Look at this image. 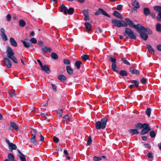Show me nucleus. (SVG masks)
Returning a JSON list of instances; mask_svg holds the SVG:
<instances>
[{
	"instance_id": "obj_1",
	"label": "nucleus",
	"mask_w": 161,
	"mask_h": 161,
	"mask_svg": "<svg viewBox=\"0 0 161 161\" xmlns=\"http://www.w3.org/2000/svg\"><path fill=\"white\" fill-rule=\"evenodd\" d=\"M108 120L107 118H103L101 121H97L95 123V127L97 129H103L106 127Z\"/></svg>"
},
{
	"instance_id": "obj_2",
	"label": "nucleus",
	"mask_w": 161,
	"mask_h": 161,
	"mask_svg": "<svg viewBox=\"0 0 161 161\" xmlns=\"http://www.w3.org/2000/svg\"><path fill=\"white\" fill-rule=\"evenodd\" d=\"M8 57L11 59L13 62L16 64L18 63L17 58L14 56V53L13 49L9 47H8L6 52Z\"/></svg>"
},
{
	"instance_id": "obj_3",
	"label": "nucleus",
	"mask_w": 161,
	"mask_h": 161,
	"mask_svg": "<svg viewBox=\"0 0 161 161\" xmlns=\"http://www.w3.org/2000/svg\"><path fill=\"white\" fill-rule=\"evenodd\" d=\"M112 23L115 26L118 27H127V24L124 21L120 20H118L117 19H113L112 20Z\"/></svg>"
},
{
	"instance_id": "obj_4",
	"label": "nucleus",
	"mask_w": 161,
	"mask_h": 161,
	"mask_svg": "<svg viewBox=\"0 0 161 161\" xmlns=\"http://www.w3.org/2000/svg\"><path fill=\"white\" fill-rule=\"evenodd\" d=\"M124 35L127 38L129 37V38L133 39H136V36L133 31L130 29L128 28H125Z\"/></svg>"
},
{
	"instance_id": "obj_5",
	"label": "nucleus",
	"mask_w": 161,
	"mask_h": 161,
	"mask_svg": "<svg viewBox=\"0 0 161 161\" xmlns=\"http://www.w3.org/2000/svg\"><path fill=\"white\" fill-rule=\"evenodd\" d=\"M3 65L6 66L7 69H8L12 67V65L11 61L7 58H5L2 61Z\"/></svg>"
},
{
	"instance_id": "obj_6",
	"label": "nucleus",
	"mask_w": 161,
	"mask_h": 161,
	"mask_svg": "<svg viewBox=\"0 0 161 161\" xmlns=\"http://www.w3.org/2000/svg\"><path fill=\"white\" fill-rule=\"evenodd\" d=\"M101 14L108 17H110L109 15L105 11H104L103 9L101 8H99L98 10L95 13L96 15H98Z\"/></svg>"
},
{
	"instance_id": "obj_7",
	"label": "nucleus",
	"mask_w": 161,
	"mask_h": 161,
	"mask_svg": "<svg viewBox=\"0 0 161 161\" xmlns=\"http://www.w3.org/2000/svg\"><path fill=\"white\" fill-rule=\"evenodd\" d=\"M32 131L34 132V134H32V137L31 139V142L33 144H36L37 142L35 137L37 134V132L34 129L32 130Z\"/></svg>"
},
{
	"instance_id": "obj_8",
	"label": "nucleus",
	"mask_w": 161,
	"mask_h": 161,
	"mask_svg": "<svg viewBox=\"0 0 161 161\" xmlns=\"http://www.w3.org/2000/svg\"><path fill=\"white\" fill-rule=\"evenodd\" d=\"M134 28H135L137 30L141 32L142 31H147L145 27L139 24L136 25Z\"/></svg>"
},
{
	"instance_id": "obj_9",
	"label": "nucleus",
	"mask_w": 161,
	"mask_h": 161,
	"mask_svg": "<svg viewBox=\"0 0 161 161\" xmlns=\"http://www.w3.org/2000/svg\"><path fill=\"white\" fill-rule=\"evenodd\" d=\"M84 16V20L85 21L89 20V10L87 9V10H84L82 12Z\"/></svg>"
},
{
	"instance_id": "obj_10",
	"label": "nucleus",
	"mask_w": 161,
	"mask_h": 161,
	"mask_svg": "<svg viewBox=\"0 0 161 161\" xmlns=\"http://www.w3.org/2000/svg\"><path fill=\"white\" fill-rule=\"evenodd\" d=\"M60 11L63 13L64 14L67 15V8L63 4L60 5Z\"/></svg>"
},
{
	"instance_id": "obj_11",
	"label": "nucleus",
	"mask_w": 161,
	"mask_h": 161,
	"mask_svg": "<svg viewBox=\"0 0 161 161\" xmlns=\"http://www.w3.org/2000/svg\"><path fill=\"white\" fill-rule=\"evenodd\" d=\"M21 42L23 43L25 47L26 48L29 47L31 46V42L28 39H25V41L21 40Z\"/></svg>"
},
{
	"instance_id": "obj_12",
	"label": "nucleus",
	"mask_w": 161,
	"mask_h": 161,
	"mask_svg": "<svg viewBox=\"0 0 161 161\" xmlns=\"http://www.w3.org/2000/svg\"><path fill=\"white\" fill-rule=\"evenodd\" d=\"M125 20L130 27L133 28L135 27L136 25L134 24L133 22L130 20L129 18H125Z\"/></svg>"
},
{
	"instance_id": "obj_13",
	"label": "nucleus",
	"mask_w": 161,
	"mask_h": 161,
	"mask_svg": "<svg viewBox=\"0 0 161 161\" xmlns=\"http://www.w3.org/2000/svg\"><path fill=\"white\" fill-rule=\"evenodd\" d=\"M42 69L46 73H49L50 72V70L48 67L46 65H42L41 66Z\"/></svg>"
},
{
	"instance_id": "obj_14",
	"label": "nucleus",
	"mask_w": 161,
	"mask_h": 161,
	"mask_svg": "<svg viewBox=\"0 0 161 161\" xmlns=\"http://www.w3.org/2000/svg\"><path fill=\"white\" fill-rule=\"evenodd\" d=\"M17 151L19 154V156L20 158V160L22 161H26L25 156L22 154L21 152L19 150H17Z\"/></svg>"
},
{
	"instance_id": "obj_15",
	"label": "nucleus",
	"mask_w": 161,
	"mask_h": 161,
	"mask_svg": "<svg viewBox=\"0 0 161 161\" xmlns=\"http://www.w3.org/2000/svg\"><path fill=\"white\" fill-rule=\"evenodd\" d=\"M84 25L86 26V30L88 32L90 31L91 30L92 27V24L88 22H86L84 23Z\"/></svg>"
},
{
	"instance_id": "obj_16",
	"label": "nucleus",
	"mask_w": 161,
	"mask_h": 161,
	"mask_svg": "<svg viewBox=\"0 0 161 161\" xmlns=\"http://www.w3.org/2000/svg\"><path fill=\"white\" fill-rule=\"evenodd\" d=\"M130 70L131 73L133 75L134 74L138 75L140 73V71L139 70L135 69L133 67H130Z\"/></svg>"
},
{
	"instance_id": "obj_17",
	"label": "nucleus",
	"mask_w": 161,
	"mask_h": 161,
	"mask_svg": "<svg viewBox=\"0 0 161 161\" xmlns=\"http://www.w3.org/2000/svg\"><path fill=\"white\" fill-rule=\"evenodd\" d=\"M129 132L132 135L135 134H137L139 133V132L136 129L130 130H129Z\"/></svg>"
},
{
	"instance_id": "obj_18",
	"label": "nucleus",
	"mask_w": 161,
	"mask_h": 161,
	"mask_svg": "<svg viewBox=\"0 0 161 161\" xmlns=\"http://www.w3.org/2000/svg\"><path fill=\"white\" fill-rule=\"evenodd\" d=\"M113 15L118 18L120 19H122V17L121 14L117 11H114L113 13Z\"/></svg>"
},
{
	"instance_id": "obj_19",
	"label": "nucleus",
	"mask_w": 161,
	"mask_h": 161,
	"mask_svg": "<svg viewBox=\"0 0 161 161\" xmlns=\"http://www.w3.org/2000/svg\"><path fill=\"white\" fill-rule=\"evenodd\" d=\"M132 4L133 6L136 8H138L140 7L139 3L136 0L133 1Z\"/></svg>"
},
{
	"instance_id": "obj_20",
	"label": "nucleus",
	"mask_w": 161,
	"mask_h": 161,
	"mask_svg": "<svg viewBox=\"0 0 161 161\" xmlns=\"http://www.w3.org/2000/svg\"><path fill=\"white\" fill-rule=\"evenodd\" d=\"M10 42L11 45L14 47H16L17 46L16 42L13 38L11 37L10 38Z\"/></svg>"
},
{
	"instance_id": "obj_21",
	"label": "nucleus",
	"mask_w": 161,
	"mask_h": 161,
	"mask_svg": "<svg viewBox=\"0 0 161 161\" xmlns=\"http://www.w3.org/2000/svg\"><path fill=\"white\" fill-rule=\"evenodd\" d=\"M140 36L144 40H146L148 37L147 34L144 33H141L140 34Z\"/></svg>"
},
{
	"instance_id": "obj_22",
	"label": "nucleus",
	"mask_w": 161,
	"mask_h": 161,
	"mask_svg": "<svg viewBox=\"0 0 161 161\" xmlns=\"http://www.w3.org/2000/svg\"><path fill=\"white\" fill-rule=\"evenodd\" d=\"M143 13L145 15L147 16L150 13V10L148 8H145L143 9Z\"/></svg>"
},
{
	"instance_id": "obj_23",
	"label": "nucleus",
	"mask_w": 161,
	"mask_h": 161,
	"mask_svg": "<svg viewBox=\"0 0 161 161\" xmlns=\"http://www.w3.org/2000/svg\"><path fill=\"white\" fill-rule=\"evenodd\" d=\"M151 130V128H148L147 129H143L141 130V134L144 135L147 133L149 131Z\"/></svg>"
},
{
	"instance_id": "obj_24",
	"label": "nucleus",
	"mask_w": 161,
	"mask_h": 161,
	"mask_svg": "<svg viewBox=\"0 0 161 161\" xmlns=\"http://www.w3.org/2000/svg\"><path fill=\"white\" fill-rule=\"evenodd\" d=\"M66 70L69 75H71L73 74V71L71 68L69 66H66Z\"/></svg>"
},
{
	"instance_id": "obj_25",
	"label": "nucleus",
	"mask_w": 161,
	"mask_h": 161,
	"mask_svg": "<svg viewBox=\"0 0 161 161\" xmlns=\"http://www.w3.org/2000/svg\"><path fill=\"white\" fill-rule=\"evenodd\" d=\"M58 79L60 81H64L66 80V78L65 75H59L58 76Z\"/></svg>"
},
{
	"instance_id": "obj_26",
	"label": "nucleus",
	"mask_w": 161,
	"mask_h": 161,
	"mask_svg": "<svg viewBox=\"0 0 161 161\" xmlns=\"http://www.w3.org/2000/svg\"><path fill=\"white\" fill-rule=\"evenodd\" d=\"M42 52L43 53H47V52H51V49L49 47H45L42 48Z\"/></svg>"
},
{
	"instance_id": "obj_27",
	"label": "nucleus",
	"mask_w": 161,
	"mask_h": 161,
	"mask_svg": "<svg viewBox=\"0 0 161 161\" xmlns=\"http://www.w3.org/2000/svg\"><path fill=\"white\" fill-rule=\"evenodd\" d=\"M147 49L148 51L152 53H154V51L150 45H147Z\"/></svg>"
},
{
	"instance_id": "obj_28",
	"label": "nucleus",
	"mask_w": 161,
	"mask_h": 161,
	"mask_svg": "<svg viewBox=\"0 0 161 161\" xmlns=\"http://www.w3.org/2000/svg\"><path fill=\"white\" fill-rule=\"evenodd\" d=\"M9 148L10 149H11V150H15L17 148V146L15 144H14L13 143L11 144L9 146Z\"/></svg>"
},
{
	"instance_id": "obj_29",
	"label": "nucleus",
	"mask_w": 161,
	"mask_h": 161,
	"mask_svg": "<svg viewBox=\"0 0 161 161\" xmlns=\"http://www.w3.org/2000/svg\"><path fill=\"white\" fill-rule=\"evenodd\" d=\"M119 74L122 76H126L128 75L126 71L124 70H122L120 71Z\"/></svg>"
},
{
	"instance_id": "obj_30",
	"label": "nucleus",
	"mask_w": 161,
	"mask_h": 161,
	"mask_svg": "<svg viewBox=\"0 0 161 161\" xmlns=\"http://www.w3.org/2000/svg\"><path fill=\"white\" fill-rule=\"evenodd\" d=\"M11 126L15 130H18V126L14 122H11Z\"/></svg>"
},
{
	"instance_id": "obj_31",
	"label": "nucleus",
	"mask_w": 161,
	"mask_h": 161,
	"mask_svg": "<svg viewBox=\"0 0 161 161\" xmlns=\"http://www.w3.org/2000/svg\"><path fill=\"white\" fill-rule=\"evenodd\" d=\"M74 9L72 8H70L69 9H67V13L69 15L72 14L74 12Z\"/></svg>"
},
{
	"instance_id": "obj_32",
	"label": "nucleus",
	"mask_w": 161,
	"mask_h": 161,
	"mask_svg": "<svg viewBox=\"0 0 161 161\" xmlns=\"http://www.w3.org/2000/svg\"><path fill=\"white\" fill-rule=\"evenodd\" d=\"M8 92L10 96L11 97H15L16 94L15 93L14 91H9Z\"/></svg>"
},
{
	"instance_id": "obj_33",
	"label": "nucleus",
	"mask_w": 161,
	"mask_h": 161,
	"mask_svg": "<svg viewBox=\"0 0 161 161\" xmlns=\"http://www.w3.org/2000/svg\"><path fill=\"white\" fill-rule=\"evenodd\" d=\"M82 64V62L79 61H77L75 63V65L77 69H79L80 68V65Z\"/></svg>"
},
{
	"instance_id": "obj_34",
	"label": "nucleus",
	"mask_w": 161,
	"mask_h": 161,
	"mask_svg": "<svg viewBox=\"0 0 161 161\" xmlns=\"http://www.w3.org/2000/svg\"><path fill=\"white\" fill-rule=\"evenodd\" d=\"M8 158L11 161L14 160V155L11 153H10L8 154Z\"/></svg>"
},
{
	"instance_id": "obj_35",
	"label": "nucleus",
	"mask_w": 161,
	"mask_h": 161,
	"mask_svg": "<svg viewBox=\"0 0 161 161\" xmlns=\"http://www.w3.org/2000/svg\"><path fill=\"white\" fill-rule=\"evenodd\" d=\"M154 9L156 11L159 13L161 12V6H156L154 7Z\"/></svg>"
},
{
	"instance_id": "obj_36",
	"label": "nucleus",
	"mask_w": 161,
	"mask_h": 161,
	"mask_svg": "<svg viewBox=\"0 0 161 161\" xmlns=\"http://www.w3.org/2000/svg\"><path fill=\"white\" fill-rule=\"evenodd\" d=\"M116 65L115 63H113L112 65V69L117 72H118L119 71L116 69Z\"/></svg>"
},
{
	"instance_id": "obj_37",
	"label": "nucleus",
	"mask_w": 161,
	"mask_h": 161,
	"mask_svg": "<svg viewBox=\"0 0 161 161\" xmlns=\"http://www.w3.org/2000/svg\"><path fill=\"white\" fill-rule=\"evenodd\" d=\"M51 57L55 59H57L58 58L57 55L54 53H53L51 55Z\"/></svg>"
},
{
	"instance_id": "obj_38",
	"label": "nucleus",
	"mask_w": 161,
	"mask_h": 161,
	"mask_svg": "<svg viewBox=\"0 0 161 161\" xmlns=\"http://www.w3.org/2000/svg\"><path fill=\"white\" fill-rule=\"evenodd\" d=\"M26 24V23L24 20H20L19 21V25L21 27L24 26Z\"/></svg>"
},
{
	"instance_id": "obj_39",
	"label": "nucleus",
	"mask_w": 161,
	"mask_h": 161,
	"mask_svg": "<svg viewBox=\"0 0 161 161\" xmlns=\"http://www.w3.org/2000/svg\"><path fill=\"white\" fill-rule=\"evenodd\" d=\"M131 82L134 84L135 86L138 87L139 86V83L138 81L136 80H133L131 81Z\"/></svg>"
},
{
	"instance_id": "obj_40",
	"label": "nucleus",
	"mask_w": 161,
	"mask_h": 161,
	"mask_svg": "<svg viewBox=\"0 0 161 161\" xmlns=\"http://www.w3.org/2000/svg\"><path fill=\"white\" fill-rule=\"evenodd\" d=\"M151 111V108H147L146 111V113L149 117L150 116Z\"/></svg>"
},
{
	"instance_id": "obj_41",
	"label": "nucleus",
	"mask_w": 161,
	"mask_h": 161,
	"mask_svg": "<svg viewBox=\"0 0 161 161\" xmlns=\"http://www.w3.org/2000/svg\"><path fill=\"white\" fill-rule=\"evenodd\" d=\"M110 60L113 63H115L116 62V58L113 57L112 56H111L109 58Z\"/></svg>"
},
{
	"instance_id": "obj_42",
	"label": "nucleus",
	"mask_w": 161,
	"mask_h": 161,
	"mask_svg": "<svg viewBox=\"0 0 161 161\" xmlns=\"http://www.w3.org/2000/svg\"><path fill=\"white\" fill-rule=\"evenodd\" d=\"M82 59L84 61H86L89 58V56L87 55L84 54L81 56Z\"/></svg>"
},
{
	"instance_id": "obj_43",
	"label": "nucleus",
	"mask_w": 161,
	"mask_h": 161,
	"mask_svg": "<svg viewBox=\"0 0 161 161\" xmlns=\"http://www.w3.org/2000/svg\"><path fill=\"white\" fill-rule=\"evenodd\" d=\"M121 60L124 64L126 65H129L130 64V63L125 58H122L121 59Z\"/></svg>"
},
{
	"instance_id": "obj_44",
	"label": "nucleus",
	"mask_w": 161,
	"mask_h": 161,
	"mask_svg": "<svg viewBox=\"0 0 161 161\" xmlns=\"http://www.w3.org/2000/svg\"><path fill=\"white\" fill-rule=\"evenodd\" d=\"M156 29L158 31L161 32V25L160 24L158 23L157 25Z\"/></svg>"
},
{
	"instance_id": "obj_45",
	"label": "nucleus",
	"mask_w": 161,
	"mask_h": 161,
	"mask_svg": "<svg viewBox=\"0 0 161 161\" xmlns=\"http://www.w3.org/2000/svg\"><path fill=\"white\" fill-rule=\"evenodd\" d=\"M150 135L152 137H154L156 136V133L154 131H151L150 133Z\"/></svg>"
},
{
	"instance_id": "obj_46",
	"label": "nucleus",
	"mask_w": 161,
	"mask_h": 161,
	"mask_svg": "<svg viewBox=\"0 0 161 161\" xmlns=\"http://www.w3.org/2000/svg\"><path fill=\"white\" fill-rule=\"evenodd\" d=\"M102 159L101 157H97L96 156H94L93 157V160L94 161H99L101 160Z\"/></svg>"
},
{
	"instance_id": "obj_47",
	"label": "nucleus",
	"mask_w": 161,
	"mask_h": 161,
	"mask_svg": "<svg viewBox=\"0 0 161 161\" xmlns=\"http://www.w3.org/2000/svg\"><path fill=\"white\" fill-rule=\"evenodd\" d=\"M156 18L158 21H161V12L158 13Z\"/></svg>"
},
{
	"instance_id": "obj_48",
	"label": "nucleus",
	"mask_w": 161,
	"mask_h": 161,
	"mask_svg": "<svg viewBox=\"0 0 161 161\" xmlns=\"http://www.w3.org/2000/svg\"><path fill=\"white\" fill-rule=\"evenodd\" d=\"M143 129H147L148 128H151L149 127V125L147 123H144L143 125Z\"/></svg>"
},
{
	"instance_id": "obj_49",
	"label": "nucleus",
	"mask_w": 161,
	"mask_h": 161,
	"mask_svg": "<svg viewBox=\"0 0 161 161\" xmlns=\"http://www.w3.org/2000/svg\"><path fill=\"white\" fill-rule=\"evenodd\" d=\"M136 127L139 129H141L143 127V125L141 123H139L136 125Z\"/></svg>"
},
{
	"instance_id": "obj_50",
	"label": "nucleus",
	"mask_w": 161,
	"mask_h": 161,
	"mask_svg": "<svg viewBox=\"0 0 161 161\" xmlns=\"http://www.w3.org/2000/svg\"><path fill=\"white\" fill-rule=\"evenodd\" d=\"M92 142V139L91 137V136L89 137L87 141V145H90Z\"/></svg>"
},
{
	"instance_id": "obj_51",
	"label": "nucleus",
	"mask_w": 161,
	"mask_h": 161,
	"mask_svg": "<svg viewBox=\"0 0 161 161\" xmlns=\"http://www.w3.org/2000/svg\"><path fill=\"white\" fill-rule=\"evenodd\" d=\"M31 42L33 43H36L37 42L36 40L34 38H32L30 40V42Z\"/></svg>"
},
{
	"instance_id": "obj_52",
	"label": "nucleus",
	"mask_w": 161,
	"mask_h": 161,
	"mask_svg": "<svg viewBox=\"0 0 161 161\" xmlns=\"http://www.w3.org/2000/svg\"><path fill=\"white\" fill-rule=\"evenodd\" d=\"M64 63L65 64H70V62L69 59H65L64 60Z\"/></svg>"
},
{
	"instance_id": "obj_53",
	"label": "nucleus",
	"mask_w": 161,
	"mask_h": 161,
	"mask_svg": "<svg viewBox=\"0 0 161 161\" xmlns=\"http://www.w3.org/2000/svg\"><path fill=\"white\" fill-rule=\"evenodd\" d=\"M153 155L152 153L150 152L148 153L147 156L149 158H152L153 157Z\"/></svg>"
},
{
	"instance_id": "obj_54",
	"label": "nucleus",
	"mask_w": 161,
	"mask_h": 161,
	"mask_svg": "<svg viewBox=\"0 0 161 161\" xmlns=\"http://www.w3.org/2000/svg\"><path fill=\"white\" fill-rule=\"evenodd\" d=\"M1 36L3 39L4 41H6L8 40L7 37L6 35Z\"/></svg>"
},
{
	"instance_id": "obj_55",
	"label": "nucleus",
	"mask_w": 161,
	"mask_h": 161,
	"mask_svg": "<svg viewBox=\"0 0 161 161\" xmlns=\"http://www.w3.org/2000/svg\"><path fill=\"white\" fill-rule=\"evenodd\" d=\"M53 140L55 143H58L59 141L58 139V137L56 136L53 137Z\"/></svg>"
},
{
	"instance_id": "obj_56",
	"label": "nucleus",
	"mask_w": 161,
	"mask_h": 161,
	"mask_svg": "<svg viewBox=\"0 0 161 161\" xmlns=\"http://www.w3.org/2000/svg\"><path fill=\"white\" fill-rule=\"evenodd\" d=\"M11 19V15L10 14H8L6 16V19L8 21H9Z\"/></svg>"
},
{
	"instance_id": "obj_57",
	"label": "nucleus",
	"mask_w": 161,
	"mask_h": 161,
	"mask_svg": "<svg viewBox=\"0 0 161 161\" xmlns=\"http://www.w3.org/2000/svg\"><path fill=\"white\" fill-rule=\"evenodd\" d=\"M122 6L121 5H118L117 6V9L118 10H120L122 8Z\"/></svg>"
},
{
	"instance_id": "obj_58",
	"label": "nucleus",
	"mask_w": 161,
	"mask_h": 161,
	"mask_svg": "<svg viewBox=\"0 0 161 161\" xmlns=\"http://www.w3.org/2000/svg\"><path fill=\"white\" fill-rule=\"evenodd\" d=\"M64 118L65 119L66 121H69V117L68 115H66L64 117Z\"/></svg>"
},
{
	"instance_id": "obj_59",
	"label": "nucleus",
	"mask_w": 161,
	"mask_h": 161,
	"mask_svg": "<svg viewBox=\"0 0 161 161\" xmlns=\"http://www.w3.org/2000/svg\"><path fill=\"white\" fill-rule=\"evenodd\" d=\"M52 88H53V90L55 91H56L57 90L56 86L53 84H52Z\"/></svg>"
},
{
	"instance_id": "obj_60",
	"label": "nucleus",
	"mask_w": 161,
	"mask_h": 161,
	"mask_svg": "<svg viewBox=\"0 0 161 161\" xmlns=\"http://www.w3.org/2000/svg\"><path fill=\"white\" fill-rule=\"evenodd\" d=\"M0 32L1 33V34H4L5 33V31L4 28H1Z\"/></svg>"
},
{
	"instance_id": "obj_61",
	"label": "nucleus",
	"mask_w": 161,
	"mask_h": 161,
	"mask_svg": "<svg viewBox=\"0 0 161 161\" xmlns=\"http://www.w3.org/2000/svg\"><path fill=\"white\" fill-rule=\"evenodd\" d=\"M141 81L142 83H145L146 81V79L145 78H142L141 80Z\"/></svg>"
},
{
	"instance_id": "obj_62",
	"label": "nucleus",
	"mask_w": 161,
	"mask_h": 161,
	"mask_svg": "<svg viewBox=\"0 0 161 161\" xmlns=\"http://www.w3.org/2000/svg\"><path fill=\"white\" fill-rule=\"evenodd\" d=\"M157 48L159 50L161 51V44L158 45L157 46Z\"/></svg>"
},
{
	"instance_id": "obj_63",
	"label": "nucleus",
	"mask_w": 161,
	"mask_h": 161,
	"mask_svg": "<svg viewBox=\"0 0 161 161\" xmlns=\"http://www.w3.org/2000/svg\"><path fill=\"white\" fill-rule=\"evenodd\" d=\"M40 141L43 142L44 140V137L41 134L40 135Z\"/></svg>"
},
{
	"instance_id": "obj_64",
	"label": "nucleus",
	"mask_w": 161,
	"mask_h": 161,
	"mask_svg": "<svg viewBox=\"0 0 161 161\" xmlns=\"http://www.w3.org/2000/svg\"><path fill=\"white\" fill-rule=\"evenodd\" d=\"M150 15L153 18H155V14L153 13H150Z\"/></svg>"
}]
</instances>
